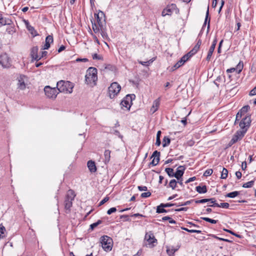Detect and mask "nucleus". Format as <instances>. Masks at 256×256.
<instances>
[{
    "mask_svg": "<svg viewBox=\"0 0 256 256\" xmlns=\"http://www.w3.org/2000/svg\"><path fill=\"white\" fill-rule=\"evenodd\" d=\"M171 14H172L171 10L170 8H166L162 10V15L163 16H167V15H170Z\"/></svg>",
    "mask_w": 256,
    "mask_h": 256,
    "instance_id": "obj_39",
    "label": "nucleus"
},
{
    "mask_svg": "<svg viewBox=\"0 0 256 256\" xmlns=\"http://www.w3.org/2000/svg\"><path fill=\"white\" fill-rule=\"evenodd\" d=\"M151 193L150 192H144L141 194V197L142 198H146L150 196Z\"/></svg>",
    "mask_w": 256,
    "mask_h": 256,
    "instance_id": "obj_49",
    "label": "nucleus"
},
{
    "mask_svg": "<svg viewBox=\"0 0 256 256\" xmlns=\"http://www.w3.org/2000/svg\"><path fill=\"white\" fill-rule=\"evenodd\" d=\"M6 228L4 226L0 224V239L4 238L6 236Z\"/></svg>",
    "mask_w": 256,
    "mask_h": 256,
    "instance_id": "obj_29",
    "label": "nucleus"
},
{
    "mask_svg": "<svg viewBox=\"0 0 256 256\" xmlns=\"http://www.w3.org/2000/svg\"><path fill=\"white\" fill-rule=\"evenodd\" d=\"M92 58L94 60H98L102 59V57L98 55L97 54H92Z\"/></svg>",
    "mask_w": 256,
    "mask_h": 256,
    "instance_id": "obj_57",
    "label": "nucleus"
},
{
    "mask_svg": "<svg viewBox=\"0 0 256 256\" xmlns=\"http://www.w3.org/2000/svg\"><path fill=\"white\" fill-rule=\"evenodd\" d=\"M184 170L185 168L184 166H179L177 168L176 172L174 173V177L178 180H180L184 174Z\"/></svg>",
    "mask_w": 256,
    "mask_h": 256,
    "instance_id": "obj_11",
    "label": "nucleus"
},
{
    "mask_svg": "<svg viewBox=\"0 0 256 256\" xmlns=\"http://www.w3.org/2000/svg\"><path fill=\"white\" fill-rule=\"evenodd\" d=\"M201 218L207 222H209L212 224H216L218 222L217 220H212L206 217Z\"/></svg>",
    "mask_w": 256,
    "mask_h": 256,
    "instance_id": "obj_45",
    "label": "nucleus"
},
{
    "mask_svg": "<svg viewBox=\"0 0 256 256\" xmlns=\"http://www.w3.org/2000/svg\"><path fill=\"white\" fill-rule=\"evenodd\" d=\"M88 167L91 172H94L96 171V168L95 162L92 160H89L87 163Z\"/></svg>",
    "mask_w": 256,
    "mask_h": 256,
    "instance_id": "obj_18",
    "label": "nucleus"
},
{
    "mask_svg": "<svg viewBox=\"0 0 256 256\" xmlns=\"http://www.w3.org/2000/svg\"><path fill=\"white\" fill-rule=\"evenodd\" d=\"M116 208H112L107 211V214L110 215L111 214L112 212H116Z\"/></svg>",
    "mask_w": 256,
    "mask_h": 256,
    "instance_id": "obj_54",
    "label": "nucleus"
},
{
    "mask_svg": "<svg viewBox=\"0 0 256 256\" xmlns=\"http://www.w3.org/2000/svg\"><path fill=\"white\" fill-rule=\"evenodd\" d=\"M27 28L28 30V31L31 33L32 34L33 36H36L37 35V32L34 30V28L31 26H27Z\"/></svg>",
    "mask_w": 256,
    "mask_h": 256,
    "instance_id": "obj_36",
    "label": "nucleus"
},
{
    "mask_svg": "<svg viewBox=\"0 0 256 256\" xmlns=\"http://www.w3.org/2000/svg\"><path fill=\"white\" fill-rule=\"evenodd\" d=\"M138 188L140 191H146L148 190L146 186H138Z\"/></svg>",
    "mask_w": 256,
    "mask_h": 256,
    "instance_id": "obj_61",
    "label": "nucleus"
},
{
    "mask_svg": "<svg viewBox=\"0 0 256 256\" xmlns=\"http://www.w3.org/2000/svg\"><path fill=\"white\" fill-rule=\"evenodd\" d=\"M164 207L161 206V204L157 206L156 208V212L160 214V213H163V212H166L167 210H165Z\"/></svg>",
    "mask_w": 256,
    "mask_h": 256,
    "instance_id": "obj_42",
    "label": "nucleus"
},
{
    "mask_svg": "<svg viewBox=\"0 0 256 256\" xmlns=\"http://www.w3.org/2000/svg\"><path fill=\"white\" fill-rule=\"evenodd\" d=\"M176 205L175 204H161V206L164 207V208H168V207H170L174 206Z\"/></svg>",
    "mask_w": 256,
    "mask_h": 256,
    "instance_id": "obj_53",
    "label": "nucleus"
},
{
    "mask_svg": "<svg viewBox=\"0 0 256 256\" xmlns=\"http://www.w3.org/2000/svg\"><path fill=\"white\" fill-rule=\"evenodd\" d=\"M249 109L250 106H243L241 108V110L238 112L239 114H240V118H241L242 115L246 113Z\"/></svg>",
    "mask_w": 256,
    "mask_h": 256,
    "instance_id": "obj_28",
    "label": "nucleus"
},
{
    "mask_svg": "<svg viewBox=\"0 0 256 256\" xmlns=\"http://www.w3.org/2000/svg\"><path fill=\"white\" fill-rule=\"evenodd\" d=\"M160 98H158L154 100L152 103V106L150 109V112L152 114H154L158 109L160 105Z\"/></svg>",
    "mask_w": 256,
    "mask_h": 256,
    "instance_id": "obj_12",
    "label": "nucleus"
},
{
    "mask_svg": "<svg viewBox=\"0 0 256 256\" xmlns=\"http://www.w3.org/2000/svg\"><path fill=\"white\" fill-rule=\"evenodd\" d=\"M182 230L186 231V232H190V233H197V234H200L202 232V231L201 230H189L187 228H182Z\"/></svg>",
    "mask_w": 256,
    "mask_h": 256,
    "instance_id": "obj_44",
    "label": "nucleus"
},
{
    "mask_svg": "<svg viewBox=\"0 0 256 256\" xmlns=\"http://www.w3.org/2000/svg\"><path fill=\"white\" fill-rule=\"evenodd\" d=\"M244 67V64L242 62L240 61L239 63L237 64L236 68V70L238 72V73H240Z\"/></svg>",
    "mask_w": 256,
    "mask_h": 256,
    "instance_id": "obj_34",
    "label": "nucleus"
},
{
    "mask_svg": "<svg viewBox=\"0 0 256 256\" xmlns=\"http://www.w3.org/2000/svg\"><path fill=\"white\" fill-rule=\"evenodd\" d=\"M214 49H215V48H214L213 46H210V48L208 53L207 56L206 58V60L207 61H208V62L210 61Z\"/></svg>",
    "mask_w": 256,
    "mask_h": 256,
    "instance_id": "obj_24",
    "label": "nucleus"
},
{
    "mask_svg": "<svg viewBox=\"0 0 256 256\" xmlns=\"http://www.w3.org/2000/svg\"><path fill=\"white\" fill-rule=\"evenodd\" d=\"M109 200V198L108 197H105L102 200L100 201V202L99 204V206H102V204H104L105 202H108Z\"/></svg>",
    "mask_w": 256,
    "mask_h": 256,
    "instance_id": "obj_56",
    "label": "nucleus"
},
{
    "mask_svg": "<svg viewBox=\"0 0 256 256\" xmlns=\"http://www.w3.org/2000/svg\"><path fill=\"white\" fill-rule=\"evenodd\" d=\"M168 220L169 222V223L172 224H174L176 223V222L172 218L168 216H165L162 218V220Z\"/></svg>",
    "mask_w": 256,
    "mask_h": 256,
    "instance_id": "obj_35",
    "label": "nucleus"
},
{
    "mask_svg": "<svg viewBox=\"0 0 256 256\" xmlns=\"http://www.w3.org/2000/svg\"><path fill=\"white\" fill-rule=\"evenodd\" d=\"M102 223V221L101 220H98L96 222L93 223L90 225V228L92 230H93L95 228H96L100 224Z\"/></svg>",
    "mask_w": 256,
    "mask_h": 256,
    "instance_id": "obj_43",
    "label": "nucleus"
},
{
    "mask_svg": "<svg viewBox=\"0 0 256 256\" xmlns=\"http://www.w3.org/2000/svg\"><path fill=\"white\" fill-rule=\"evenodd\" d=\"M214 206H216L217 207L222 208H228L229 207V204L227 202H224V203H220V204H215Z\"/></svg>",
    "mask_w": 256,
    "mask_h": 256,
    "instance_id": "obj_38",
    "label": "nucleus"
},
{
    "mask_svg": "<svg viewBox=\"0 0 256 256\" xmlns=\"http://www.w3.org/2000/svg\"><path fill=\"white\" fill-rule=\"evenodd\" d=\"M100 34L104 39H106L107 38L108 35L106 32L104 30V28L103 29H100Z\"/></svg>",
    "mask_w": 256,
    "mask_h": 256,
    "instance_id": "obj_51",
    "label": "nucleus"
},
{
    "mask_svg": "<svg viewBox=\"0 0 256 256\" xmlns=\"http://www.w3.org/2000/svg\"><path fill=\"white\" fill-rule=\"evenodd\" d=\"M224 230L225 231L227 232H228L238 238H240V236L239 234L234 233V232L232 231L231 230Z\"/></svg>",
    "mask_w": 256,
    "mask_h": 256,
    "instance_id": "obj_55",
    "label": "nucleus"
},
{
    "mask_svg": "<svg viewBox=\"0 0 256 256\" xmlns=\"http://www.w3.org/2000/svg\"><path fill=\"white\" fill-rule=\"evenodd\" d=\"M44 91L46 96L52 98H55L58 93L57 88H52L50 86H45Z\"/></svg>",
    "mask_w": 256,
    "mask_h": 256,
    "instance_id": "obj_9",
    "label": "nucleus"
},
{
    "mask_svg": "<svg viewBox=\"0 0 256 256\" xmlns=\"http://www.w3.org/2000/svg\"><path fill=\"white\" fill-rule=\"evenodd\" d=\"M104 162L107 163L110 160V150H106L104 152Z\"/></svg>",
    "mask_w": 256,
    "mask_h": 256,
    "instance_id": "obj_25",
    "label": "nucleus"
},
{
    "mask_svg": "<svg viewBox=\"0 0 256 256\" xmlns=\"http://www.w3.org/2000/svg\"><path fill=\"white\" fill-rule=\"evenodd\" d=\"M160 152L155 150L152 154L151 158L154 157V158L152 160V162H150V164L152 166H156L158 164L159 160H160Z\"/></svg>",
    "mask_w": 256,
    "mask_h": 256,
    "instance_id": "obj_13",
    "label": "nucleus"
},
{
    "mask_svg": "<svg viewBox=\"0 0 256 256\" xmlns=\"http://www.w3.org/2000/svg\"><path fill=\"white\" fill-rule=\"evenodd\" d=\"M251 122L250 118V116H245L244 118L240 122L239 126L242 129L241 130H248V128L250 126Z\"/></svg>",
    "mask_w": 256,
    "mask_h": 256,
    "instance_id": "obj_10",
    "label": "nucleus"
},
{
    "mask_svg": "<svg viewBox=\"0 0 256 256\" xmlns=\"http://www.w3.org/2000/svg\"><path fill=\"white\" fill-rule=\"evenodd\" d=\"M135 98L136 96L134 94L126 95L121 102L122 108H125L126 110H129L132 105V101Z\"/></svg>",
    "mask_w": 256,
    "mask_h": 256,
    "instance_id": "obj_5",
    "label": "nucleus"
},
{
    "mask_svg": "<svg viewBox=\"0 0 256 256\" xmlns=\"http://www.w3.org/2000/svg\"><path fill=\"white\" fill-rule=\"evenodd\" d=\"M184 64L183 62L180 60V59L174 65V68L175 69H177L179 68L180 66H182Z\"/></svg>",
    "mask_w": 256,
    "mask_h": 256,
    "instance_id": "obj_47",
    "label": "nucleus"
},
{
    "mask_svg": "<svg viewBox=\"0 0 256 256\" xmlns=\"http://www.w3.org/2000/svg\"><path fill=\"white\" fill-rule=\"evenodd\" d=\"M202 44V40L199 39L196 46L194 47V48L190 50L192 54H196L198 50L200 49V47Z\"/></svg>",
    "mask_w": 256,
    "mask_h": 256,
    "instance_id": "obj_20",
    "label": "nucleus"
},
{
    "mask_svg": "<svg viewBox=\"0 0 256 256\" xmlns=\"http://www.w3.org/2000/svg\"><path fill=\"white\" fill-rule=\"evenodd\" d=\"M165 171L170 177H174V172L172 168H166Z\"/></svg>",
    "mask_w": 256,
    "mask_h": 256,
    "instance_id": "obj_33",
    "label": "nucleus"
},
{
    "mask_svg": "<svg viewBox=\"0 0 256 256\" xmlns=\"http://www.w3.org/2000/svg\"><path fill=\"white\" fill-rule=\"evenodd\" d=\"M92 30L94 33H98L100 31V28L98 24L94 23L92 24Z\"/></svg>",
    "mask_w": 256,
    "mask_h": 256,
    "instance_id": "obj_41",
    "label": "nucleus"
},
{
    "mask_svg": "<svg viewBox=\"0 0 256 256\" xmlns=\"http://www.w3.org/2000/svg\"><path fill=\"white\" fill-rule=\"evenodd\" d=\"M138 62L143 66H148L152 62V61H151V62H150V60H149L148 62L139 61Z\"/></svg>",
    "mask_w": 256,
    "mask_h": 256,
    "instance_id": "obj_58",
    "label": "nucleus"
},
{
    "mask_svg": "<svg viewBox=\"0 0 256 256\" xmlns=\"http://www.w3.org/2000/svg\"><path fill=\"white\" fill-rule=\"evenodd\" d=\"M220 178L222 179H226L228 177V170L224 168H222Z\"/></svg>",
    "mask_w": 256,
    "mask_h": 256,
    "instance_id": "obj_32",
    "label": "nucleus"
},
{
    "mask_svg": "<svg viewBox=\"0 0 256 256\" xmlns=\"http://www.w3.org/2000/svg\"><path fill=\"white\" fill-rule=\"evenodd\" d=\"M206 202H208V198H204V199H201L200 200H195V202L196 204H203V203H205Z\"/></svg>",
    "mask_w": 256,
    "mask_h": 256,
    "instance_id": "obj_50",
    "label": "nucleus"
},
{
    "mask_svg": "<svg viewBox=\"0 0 256 256\" xmlns=\"http://www.w3.org/2000/svg\"><path fill=\"white\" fill-rule=\"evenodd\" d=\"M121 90L120 86L116 82H114L108 88V96L110 98H114L120 92Z\"/></svg>",
    "mask_w": 256,
    "mask_h": 256,
    "instance_id": "obj_4",
    "label": "nucleus"
},
{
    "mask_svg": "<svg viewBox=\"0 0 256 256\" xmlns=\"http://www.w3.org/2000/svg\"><path fill=\"white\" fill-rule=\"evenodd\" d=\"M170 142V138L168 136H164L162 140L163 147L167 146Z\"/></svg>",
    "mask_w": 256,
    "mask_h": 256,
    "instance_id": "obj_31",
    "label": "nucleus"
},
{
    "mask_svg": "<svg viewBox=\"0 0 256 256\" xmlns=\"http://www.w3.org/2000/svg\"><path fill=\"white\" fill-rule=\"evenodd\" d=\"M94 18L96 20L97 24L100 29H103L106 25L105 14L103 12L99 10L98 14H94Z\"/></svg>",
    "mask_w": 256,
    "mask_h": 256,
    "instance_id": "obj_6",
    "label": "nucleus"
},
{
    "mask_svg": "<svg viewBox=\"0 0 256 256\" xmlns=\"http://www.w3.org/2000/svg\"><path fill=\"white\" fill-rule=\"evenodd\" d=\"M208 202H210V203L212 204V205H210V206H214V204L216 203V200L214 198H208Z\"/></svg>",
    "mask_w": 256,
    "mask_h": 256,
    "instance_id": "obj_59",
    "label": "nucleus"
},
{
    "mask_svg": "<svg viewBox=\"0 0 256 256\" xmlns=\"http://www.w3.org/2000/svg\"><path fill=\"white\" fill-rule=\"evenodd\" d=\"M12 23V20L9 18H4L2 14H0V27L5 25H10Z\"/></svg>",
    "mask_w": 256,
    "mask_h": 256,
    "instance_id": "obj_17",
    "label": "nucleus"
},
{
    "mask_svg": "<svg viewBox=\"0 0 256 256\" xmlns=\"http://www.w3.org/2000/svg\"><path fill=\"white\" fill-rule=\"evenodd\" d=\"M177 185V182L176 180H172L169 183V186L172 188V190H174Z\"/></svg>",
    "mask_w": 256,
    "mask_h": 256,
    "instance_id": "obj_40",
    "label": "nucleus"
},
{
    "mask_svg": "<svg viewBox=\"0 0 256 256\" xmlns=\"http://www.w3.org/2000/svg\"><path fill=\"white\" fill-rule=\"evenodd\" d=\"M38 46L33 47L31 50V56L33 59L38 60L41 58V57L38 54Z\"/></svg>",
    "mask_w": 256,
    "mask_h": 256,
    "instance_id": "obj_16",
    "label": "nucleus"
},
{
    "mask_svg": "<svg viewBox=\"0 0 256 256\" xmlns=\"http://www.w3.org/2000/svg\"><path fill=\"white\" fill-rule=\"evenodd\" d=\"M97 72V69L95 68L90 67L87 70L85 76V80L87 84L92 83L96 84L98 80Z\"/></svg>",
    "mask_w": 256,
    "mask_h": 256,
    "instance_id": "obj_2",
    "label": "nucleus"
},
{
    "mask_svg": "<svg viewBox=\"0 0 256 256\" xmlns=\"http://www.w3.org/2000/svg\"><path fill=\"white\" fill-rule=\"evenodd\" d=\"M246 133V130H238L235 134L233 136L232 138L229 142V146H232L234 144L241 140L244 136Z\"/></svg>",
    "mask_w": 256,
    "mask_h": 256,
    "instance_id": "obj_7",
    "label": "nucleus"
},
{
    "mask_svg": "<svg viewBox=\"0 0 256 256\" xmlns=\"http://www.w3.org/2000/svg\"><path fill=\"white\" fill-rule=\"evenodd\" d=\"M72 200L66 198L64 201L65 208L66 210H70L72 207Z\"/></svg>",
    "mask_w": 256,
    "mask_h": 256,
    "instance_id": "obj_26",
    "label": "nucleus"
},
{
    "mask_svg": "<svg viewBox=\"0 0 256 256\" xmlns=\"http://www.w3.org/2000/svg\"><path fill=\"white\" fill-rule=\"evenodd\" d=\"M76 62H88V60L86 58H78L75 60Z\"/></svg>",
    "mask_w": 256,
    "mask_h": 256,
    "instance_id": "obj_52",
    "label": "nucleus"
},
{
    "mask_svg": "<svg viewBox=\"0 0 256 256\" xmlns=\"http://www.w3.org/2000/svg\"><path fill=\"white\" fill-rule=\"evenodd\" d=\"M236 176L238 179H240L242 178V172L240 171H237L236 172Z\"/></svg>",
    "mask_w": 256,
    "mask_h": 256,
    "instance_id": "obj_64",
    "label": "nucleus"
},
{
    "mask_svg": "<svg viewBox=\"0 0 256 256\" xmlns=\"http://www.w3.org/2000/svg\"><path fill=\"white\" fill-rule=\"evenodd\" d=\"M12 60L6 54L0 56V64L4 68H8L11 66Z\"/></svg>",
    "mask_w": 256,
    "mask_h": 256,
    "instance_id": "obj_8",
    "label": "nucleus"
},
{
    "mask_svg": "<svg viewBox=\"0 0 256 256\" xmlns=\"http://www.w3.org/2000/svg\"><path fill=\"white\" fill-rule=\"evenodd\" d=\"M75 196L76 194H74V192L72 190H70L67 192L66 198L73 200L75 198Z\"/></svg>",
    "mask_w": 256,
    "mask_h": 256,
    "instance_id": "obj_22",
    "label": "nucleus"
},
{
    "mask_svg": "<svg viewBox=\"0 0 256 256\" xmlns=\"http://www.w3.org/2000/svg\"><path fill=\"white\" fill-rule=\"evenodd\" d=\"M240 191H234V192L228 193L226 195V196L228 197V198H235V197L238 196V195H240Z\"/></svg>",
    "mask_w": 256,
    "mask_h": 256,
    "instance_id": "obj_27",
    "label": "nucleus"
},
{
    "mask_svg": "<svg viewBox=\"0 0 256 256\" xmlns=\"http://www.w3.org/2000/svg\"><path fill=\"white\" fill-rule=\"evenodd\" d=\"M247 166H246V161H244L242 162V170H246V168Z\"/></svg>",
    "mask_w": 256,
    "mask_h": 256,
    "instance_id": "obj_63",
    "label": "nucleus"
},
{
    "mask_svg": "<svg viewBox=\"0 0 256 256\" xmlns=\"http://www.w3.org/2000/svg\"><path fill=\"white\" fill-rule=\"evenodd\" d=\"M53 41H54L53 37L52 36L48 35V36H47L46 38V40H45L46 44L43 46L42 49V50L48 49L50 47V44L52 43Z\"/></svg>",
    "mask_w": 256,
    "mask_h": 256,
    "instance_id": "obj_14",
    "label": "nucleus"
},
{
    "mask_svg": "<svg viewBox=\"0 0 256 256\" xmlns=\"http://www.w3.org/2000/svg\"><path fill=\"white\" fill-rule=\"evenodd\" d=\"M196 190L199 194H205L207 192V188L205 185L202 186H197L196 188Z\"/></svg>",
    "mask_w": 256,
    "mask_h": 256,
    "instance_id": "obj_21",
    "label": "nucleus"
},
{
    "mask_svg": "<svg viewBox=\"0 0 256 256\" xmlns=\"http://www.w3.org/2000/svg\"><path fill=\"white\" fill-rule=\"evenodd\" d=\"M100 242L103 249L106 252L112 250V240L107 236H104L100 238Z\"/></svg>",
    "mask_w": 256,
    "mask_h": 256,
    "instance_id": "obj_3",
    "label": "nucleus"
},
{
    "mask_svg": "<svg viewBox=\"0 0 256 256\" xmlns=\"http://www.w3.org/2000/svg\"><path fill=\"white\" fill-rule=\"evenodd\" d=\"M254 180H251V181L248 182L242 185V187L244 188H251L254 186Z\"/></svg>",
    "mask_w": 256,
    "mask_h": 256,
    "instance_id": "obj_37",
    "label": "nucleus"
},
{
    "mask_svg": "<svg viewBox=\"0 0 256 256\" xmlns=\"http://www.w3.org/2000/svg\"><path fill=\"white\" fill-rule=\"evenodd\" d=\"M213 170L212 169H208L205 171V172L204 174V176H208L212 174Z\"/></svg>",
    "mask_w": 256,
    "mask_h": 256,
    "instance_id": "obj_48",
    "label": "nucleus"
},
{
    "mask_svg": "<svg viewBox=\"0 0 256 256\" xmlns=\"http://www.w3.org/2000/svg\"><path fill=\"white\" fill-rule=\"evenodd\" d=\"M24 78H26V77L24 76H20L18 78V88L21 90H24L26 88Z\"/></svg>",
    "mask_w": 256,
    "mask_h": 256,
    "instance_id": "obj_19",
    "label": "nucleus"
},
{
    "mask_svg": "<svg viewBox=\"0 0 256 256\" xmlns=\"http://www.w3.org/2000/svg\"><path fill=\"white\" fill-rule=\"evenodd\" d=\"M250 96L256 95V86L250 92Z\"/></svg>",
    "mask_w": 256,
    "mask_h": 256,
    "instance_id": "obj_62",
    "label": "nucleus"
},
{
    "mask_svg": "<svg viewBox=\"0 0 256 256\" xmlns=\"http://www.w3.org/2000/svg\"><path fill=\"white\" fill-rule=\"evenodd\" d=\"M73 84L68 81L60 80L57 82L56 88L60 92L70 94L72 92Z\"/></svg>",
    "mask_w": 256,
    "mask_h": 256,
    "instance_id": "obj_1",
    "label": "nucleus"
},
{
    "mask_svg": "<svg viewBox=\"0 0 256 256\" xmlns=\"http://www.w3.org/2000/svg\"><path fill=\"white\" fill-rule=\"evenodd\" d=\"M194 54H192L191 51H190L188 54L184 55L182 58H181L180 60L183 62V63L184 64L190 57H192Z\"/></svg>",
    "mask_w": 256,
    "mask_h": 256,
    "instance_id": "obj_23",
    "label": "nucleus"
},
{
    "mask_svg": "<svg viewBox=\"0 0 256 256\" xmlns=\"http://www.w3.org/2000/svg\"><path fill=\"white\" fill-rule=\"evenodd\" d=\"M212 236L216 239H218V240H222V241H224V242H230L229 240H227V239H225V238H219L215 235H212Z\"/></svg>",
    "mask_w": 256,
    "mask_h": 256,
    "instance_id": "obj_60",
    "label": "nucleus"
},
{
    "mask_svg": "<svg viewBox=\"0 0 256 256\" xmlns=\"http://www.w3.org/2000/svg\"><path fill=\"white\" fill-rule=\"evenodd\" d=\"M208 9H209V7L208 6V10H207V11H206V16L204 23V26H204V25H206V22H207V21H208V30L210 28V18H208V16H209V10H208Z\"/></svg>",
    "mask_w": 256,
    "mask_h": 256,
    "instance_id": "obj_30",
    "label": "nucleus"
},
{
    "mask_svg": "<svg viewBox=\"0 0 256 256\" xmlns=\"http://www.w3.org/2000/svg\"><path fill=\"white\" fill-rule=\"evenodd\" d=\"M145 240L148 242L149 244H152L156 241L154 238V234L150 232H148L146 234Z\"/></svg>",
    "mask_w": 256,
    "mask_h": 256,
    "instance_id": "obj_15",
    "label": "nucleus"
},
{
    "mask_svg": "<svg viewBox=\"0 0 256 256\" xmlns=\"http://www.w3.org/2000/svg\"><path fill=\"white\" fill-rule=\"evenodd\" d=\"M176 249H167L166 252L169 256H174V252L176 251Z\"/></svg>",
    "mask_w": 256,
    "mask_h": 256,
    "instance_id": "obj_46",
    "label": "nucleus"
}]
</instances>
